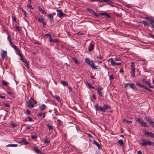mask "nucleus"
Returning a JSON list of instances; mask_svg holds the SVG:
<instances>
[{"instance_id":"412c9836","label":"nucleus","mask_w":154,"mask_h":154,"mask_svg":"<svg viewBox=\"0 0 154 154\" xmlns=\"http://www.w3.org/2000/svg\"><path fill=\"white\" fill-rule=\"evenodd\" d=\"M98 14L101 15L102 16H105L107 17V18H110L111 17V16L109 14L106 12L104 13H100Z\"/></svg>"},{"instance_id":"20e7f679","label":"nucleus","mask_w":154,"mask_h":154,"mask_svg":"<svg viewBox=\"0 0 154 154\" xmlns=\"http://www.w3.org/2000/svg\"><path fill=\"white\" fill-rule=\"evenodd\" d=\"M85 62L88 63L92 68L96 69L97 66L94 65V63L93 61H91L88 58H86L85 60Z\"/></svg>"},{"instance_id":"4be33fe9","label":"nucleus","mask_w":154,"mask_h":154,"mask_svg":"<svg viewBox=\"0 0 154 154\" xmlns=\"http://www.w3.org/2000/svg\"><path fill=\"white\" fill-rule=\"evenodd\" d=\"M128 85L129 86L130 88L133 89H134L135 88V86L134 84L133 83H128Z\"/></svg>"},{"instance_id":"2f4dec72","label":"nucleus","mask_w":154,"mask_h":154,"mask_svg":"<svg viewBox=\"0 0 154 154\" xmlns=\"http://www.w3.org/2000/svg\"><path fill=\"white\" fill-rule=\"evenodd\" d=\"M21 142L24 144H27L29 143L26 141V139H23L21 141Z\"/></svg>"},{"instance_id":"e433bc0d","label":"nucleus","mask_w":154,"mask_h":154,"mask_svg":"<svg viewBox=\"0 0 154 154\" xmlns=\"http://www.w3.org/2000/svg\"><path fill=\"white\" fill-rule=\"evenodd\" d=\"M143 120L141 119L140 118H138L137 119V121L140 124L142 123V122H143Z\"/></svg>"},{"instance_id":"603ef678","label":"nucleus","mask_w":154,"mask_h":154,"mask_svg":"<svg viewBox=\"0 0 154 154\" xmlns=\"http://www.w3.org/2000/svg\"><path fill=\"white\" fill-rule=\"evenodd\" d=\"M49 40L51 42H52L53 41V40L52 39L51 36H51H49Z\"/></svg>"},{"instance_id":"aec40b11","label":"nucleus","mask_w":154,"mask_h":154,"mask_svg":"<svg viewBox=\"0 0 154 154\" xmlns=\"http://www.w3.org/2000/svg\"><path fill=\"white\" fill-rule=\"evenodd\" d=\"M12 47L17 52H18V54L20 56V53H22L20 52V51L17 47L16 45H14Z\"/></svg>"},{"instance_id":"774afa93","label":"nucleus","mask_w":154,"mask_h":154,"mask_svg":"<svg viewBox=\"0 0 154 154\" xmlns=\"http://www.w3.org/2000/svg\"><path fill=\"white\" fill-rule=\"evenodd\" d=\"M5 96L0 95V98H2V99H4L5 98Z\"/></svg>"},{"instance_id":"b1692460","label":"nucleus","mask_w":154,"mask_h":154,"mask_svg":"<svg viewBox=\"0 0 154 154\" xmlns=\"http://www.w3.org/2000/svg\"><path fill=\"white\" fill-rule=\"evenodd\" d=\"M34 150L37 153H42L40 151V150L38 149V147H35L33 148Z\"/></svg>"},{"instance_id":"bb28decb","label":"nucleus","mask_w":154,"mask_h":154,"mask_svg":"<svg viewBox=\"0 0 154 154\" xmlns=\"http://www.w3.org/2000/svg\"><path fill=\"white\" fill-rule=\"evenodd\" d=\"M54 97L56 98V99L58 102L60 103V105H62L60 102V99L59 97L58 96L55 95L54 96Z\"/></svg>"},{"instance_id":"cd10ccee","label":"nucleus","mask_w":154,"mask_h":154,"mask_svg":"<svg viewBox=\"0 0 154 154\" xmlns=\"http://www.w3.org/2000/svg\"><path fill=\"white\" fill-rule=\"evenodd\" d=\"M17 145H18L17 144H9L6 146L8 147H16L17 146Z\"/></svg>"},{"instance_id":"c9c22d12","label":"nucleus","mask_w":154,"mask_h":154,"mask_svg":"<svg viewBox=\"0 0 154 154\" xmlns=\"http://www.w3.org/2000/svg\"><path fill=\"white\" fill-rule=\"evenodd\" d=\"M2 84L4 85L5 86H7L8 85L9 83L7 82L3 81H2Z\"/></svg>"},{"instance_id":"6ab92c4d","label":"nucleus","mask_w":154,"mask_h":154,"mask_svg":"<svg viewBox=\"0 0 154 154\" xmlns=\"http://www.w3.org/2000/svg\"><path fill=\"white\" fill-rule=\"evenodd\" d=\"M137 85L139 86V87L142 88L143 89H146V90H147L148 88L146 86V85H141L140 83L139 82H137Z\"/></svg>"},{"instance_id":"79ce46f5","label":"nucleus","mask_w":154,"mask_h":154,"mask_svg":"<svg viewBox=\"0 0 154 154\" xmlns=\"http://www.w3.org/2000/svg\"><path fill=\"white\" fill-rule=\"evenodd\" d=\"M50 142V141L47 139H46L45 140L44 143H49Z\"/></svg>"},{"instance_id":"de8ad7c7","label":"nucleus","mask_w":154,"mask_h":154,"mask_svg":"<svg viewBox=\"0 0 154 154\" xmlns=\"http://www.w3.org/2000/svg\"><path fill=\"white\" fill-rule=\"evenodd\" d=\"M59 42V41H58V40L57 39H53L52 42Z\"/></svg>"},{"instance_id":"4c0bfd02","label":"nucleus","mask_w":154,"mask_h":154,"mask_svg":"<svg viewBox=\"0 0 154 154\" xmlns=\"http://www.w3.org/2000/svg\"><path fill=\"white\" fill-rule=\"evenodd\" d=\"M72 59L75 64H77L78 63V61L75 58H72Z\"/></svg>"},{"instance_id":"7ed1b4c3","label":"nucleus","mask_w":154,"mask_h":154,"mask_svg":"<svg viewBox=\"0 0 154 154\" xmlns=\"http://www.w3.org/2000/svg\"><path fill=\"white\" fill-rule=\"evenodd\" d=\"M131 75L134 78L135 77V63L133 62H131Z\"/></svg>"},{"instance_id":"2eb2a0df","label":"nucleus","mask_w":154,"mask_h":154,"mask_svg":"<svg viewBox=\"0 0 154 154\" xmlns=\"http://www.w3.org/2000/svg\"><path fill=\"white\" fill-rule=\"evenodd\" d=\"M103 2H106L107 4L110 5L112 6H114V3H113L111 1L109 0H103Z\"/></svg>"},{"instance_id":"bf43d9fd","label":"nucleus","mask_w":154,"mask_h":154,"mask_svg":"<svg viewBox=\"0 0 154 154\" xmlns=\"http://www.w3.org/2000/svg\"><path fill=\"white\" fill-rule=\"evenodd\" d=\"M128 83L125 84H124V87L125 88H128Z\"/></svg>"},{"instance_id":"f03ea898","label":"nucleus","mask_w":154,"mask_h":154,"mask_svg":"<svg viewBox=\"0 0 154 154\" xmlns=\"http://www.w3.org/2000/svg\"><path fill=\"white\" fill-rule=\"evenodd\" d=\"M96 109L98 111L105 112L106 109L110 108V106H95Z\"/></svg>"},{"instance_id":"6e6d98bb","label":"nucleus","mask_w":154,"mask_h":154,"mask_svg":"<svg viewBox=\"0 0 154 154\" xmlns=\"http://www.w3.org/2000/svg\"><path fill=\"white\" fill-rule=\"evenodd\" d=\"M114 60L116 61H119L121 60L119 58H116L114 59Z\"/></svg>"},{"instance_id":"49530a36","label":"nucleus","mask_w":154,"mask_h":154,"mask_svg":"<svg viewBox=\"0 0 154 154\" xmlns=\"http://www.w3.org/2000/svg\"><path fill=\"white\" fill-rule=\"evenodd\" d=\"M142 61L143 62V64H146L147 63V61L145 60H142Z\"/></svg>"},{"instance_id":"8fccbe9b","label":"nucleus","mask_w":154,"mask_h":154,"mask_svg":"<svg viewBox=\"0 0 154 154\" xmlns=\"http://www.w3.org/2000/svg\"><path fill=\"white\" fill-rule=\"evenodd\" d=\"M27 118L29 119V122H31V121H32L33 120L31 118L30 116H27Z\"/></svg>"},{"instance_id":"5701e85b","label":"nucleus","mask_w":154,"mask_h":154,"mask_svg":"<svg viewBox=\"0 0 154 154\" xmlns=\"http://www.w3.org/2000/svg\"><path fill=\"white\" fill-rule=\"evenodd\" d=\"M94 48V44H91L88 47V51H91Z\"/></svg>"},{"instance_id":"393cba45","label":"nucleus","mask_w":154,"mask_h":154,"mask_svg":"<svg viewBox=\"0 0 154 154\" xmlns=\"http://www.w3.org/2000/svg\"><path fill=\"white\" fill-rule=\"evenodd\" d=\"M139 23H143L145 26H148L149 23L145 20L140 21L139 22Z\"/></svg>"},{"instance_id":"7c9ffc66","label":"nucleus","mask_w":154,"mask_h":154,"mask_svg":"<svg viewBox=\"0 0 154 154\" xmlns=\"http://www.w3.org/2000/svg\"><path fill=\"white\" fill-rule=\"evenodd\" d=\"M145 119L149 124L150 123H151V122L152 121L148 117H145Z\"/></svg>"},{"instance_id":"c85d7f7f","label":"nucleus","mask_w":154,"mask_h":154,"mask_svg":"<svg viewBox=\"0 0 154 154\" xmlns=\"http://www.w3.org/2000/svg\"><path fill=\"white\" fill-rule=\"evenodd\" d=\"M93 143L94 145H95L99 149L100 147V146L98 143L96 142L95 140H94L93 141Z\"/></svg>"},{"instance_id":"72a5a7b5","label":"nucleus","mask_w":154,"mask_h":154,"mask_svg":"<svg viewBox=\"0 0 154 154\" xmlns=\"http://www.w3.org/2000/svg\"><path fill=\"white\" fill-rule=\"evenodd\" d=\"M48 17L50 18V20L54 22L53 17L52 14H49L48 15Z\"/></svg>"},{"instance_id":"6e6552de","label":"nucleus","mask_w":154,"mask_h":154,"mask_svg":"<svg viewBox=\"0 0 154 154\" xmlns=\"http://www.w3.org/2000/svg\"><path fill=\"white\" fill-rule=\"evenodd\" d=\"M57 15L58 17L60 18H61L63 17L66 16V15L62 12L61 10H57Z\"/></svg>"},{"instance_id":"473e14b6","label":"nucleus","mask_w":154,"mask_h":154,"mask_svg":"<svg viewBox=\"0 0 154 154\" xmlns=\"http://www.w3.org/2000/svg\"><path fill=\"white\" fill-rule=\"evenodd\" d=\"M46 126L48 127L49 130H53V126L52 125H50L49 124H47Z\"/></svg>"},{"instance_id":"a19ab883","label":"nucleus","mask_w":154,"mask_h":154,"mask_svg":"<svg viewBox=\"0 0 154 154\" xmlns=\"http://www.w3.org/2000/svg\"><path fill=\"white\" fill-rule=\"evenodd\" d=\"M15 29L19 31H20L21 30V28L18 26H16L15 27Z\"/></svg>"},{"instance_id":"3c124183","label":"nucleus","mask_w":154,"mask_h":154,"mask_svg":"<svg viewBox=\"0 0 154 154\" xmlns=\"http://www.w3.org/2000/svg\"><path fill=\"white\" fill-rule=\"evenodd\" d=\"M51 36V34H49V33H47V34H46L44 35L43 36V37H45V36Z\"/></svg>"},{"instance_id":"338daca9","label":"nucleus","mask_w":154,"mask_h":154,"mask_svg":"<svg viewBox=\"0 0 154 154\" xmlns=\"http://www.w3.org/2000/svg\"><path fill=\"white\" fill-rule=\"evenodd\" d=\"M149 35L151 37V38L154 39V35H152L150 34H149Z\"/></svg>"},{"instance_id":"f257e3e1","label":"nucleus","mask_w":154,"mask_h":154,"mask_svg":"<svg viewBox=\"0 0 154 154\" xmlns=\"http://www.w3.org/2000/svg\"><path fill=\"white\" fill-rule=\"evenodd\" d=\"M141 140L142 142L140 143V144L141 146H146L147 145L149 146L153 145L154 146V142L143 139H142Z\"/></svg>"},{"instance_id":"5fc2aeb1","label":"nucleus","mask_w":154,"mask_h":154,"mask_svg":"<svg viewBox=\"0 0 154 154\" xmlns=\"http://www.w3.org/2000/svg\"><path fill=\"white\" fill-rule=\"evenodd\" d=\"M42 112H38L37 114V116L38 117H41L42 116Z\"/></svg>"},{"instance_id":"423d86ee","label":"nucleus","mask_w":154,"mask_h":154,"mask_svg":"<svg viewBox=\"0 0 154 154\" xmlns=\"http://www.w3.org/2000/svg\"><path fill=\"white\" fill-rule=\"evenodd\" d=\"M143 133L145 135L154 138V133L150 132H149L146 130L143 131Z\"/></svg>"},{"instance_id":"dca6fc26","label":"nucleus","mask_w":154,"mask_h":154,"mask_svg":"<svg viewBox=\"0 0 154 154\" xmlns=\"http://www.w3.org/2000/svg\"><path fill=\"white\" fill-rule=\"evenodd\" d=\"M37 8L38 10L43 14H45L46 13V11L43 9L40 6H38Z\"/></svg>"},{"instance_id":"09e8293b","label":"nucleus","mask_w":154,"mask_h":154,"mask_svg":"<svg viewBox=\"0 0 154 154\" xmlns=\"http://www.w3.org/2000/svg\"><path fill=\"white\" fill-rule=\"evenodd\" d=\"M123 121H125V122H127L128 123H132V121L127 120H125V119H124L123 120Z\"/></svg>"},{"instance_id":"f704fd0d","label":"nucleus","mask_w":154,"mask_h":154,"mask_svg":"<svg viewBox=\"0 0 154 154\" xmlns=\"http://www.w3.org/2000/svg\"><path fill=\"white\" fill-rule=\"evenodd\" d=\"M118 143H119L121 146H123L124 145L123 142L122 140H119L118 141Z\"/></svg>"},{"instance_id":"ddd939ff","label":"nucleus","mask_w":154,"mask_h":154,"mask_svg":"<svg viewBox=\"0 0 154 154\" xmlns=\"http://www.w3.org/2000/svg\"><path fill=\"white\" fill-rule=\"evenodd\" d=\"M1 56L3 59H6V57L7 55V52L6 51L2 50L1 52Z\"/></svg>"},{"instance_id":"c756f323","label":"nucleus","mask_w":154,"mask_h":154,"mask_svg":"<svg viewBox=\"0 0 154 154\" xmlns=\"http://www.w3.org/2000/svg\"><path fill=\"white\" fill-rule=\"evenodd\" d=\"M61 84L64 86H68V83L66 81H62L61 82Z\"/></svg>"},{"instance_id":"9b49d317","label":"nucleus","mask_w":154,"mask_h":154,"mask_svg":"<svg viewBox=\"0 0 154 154\" xmlns=\"http://www.w3.org/2000/svg\"><path fill=\"white\" fill-rule=\"evenodd\" d=\"M29 102L31 106H33L34 105L36 104L37 103V102L36 100L32 97H31L29 100Z\"/></svg>"},{"instance_id":"37998d69","label":"nucleus","mask_w":154,"mask_h":154,"mask_svg":"<svg viewBox=\"0 0 154 154\" xmlns=\"http://www.w3.org/2000/svg\"><path fill=\"white\" fill-rule=\"evenodd\" d=\"M141 125L143 126L146 127V123L144 122V121H143V122H142V123L141 124Z\"/></svg>"},{"instance_id":"58836bf2","label":"nucleus","mask_w":154,"mask_h":154,"mask_svg":"<svg viewBox=\"0 0 154 154\" xmlns=\"http://www.w3.org/2000/svg\"><path fill=\"white\" fill-rule=\"evenodd\" d=\"M22 12L24 13L25 17H27L28 16V14H27L26 12L23 9H22Z\"/></svg>"},{"instance_id":"a18cd8bd","label":"nucleus","mask_w":154,"mask_h":154,"mask_svg":"<svg viewBox=\"0 0 154 154\" xmlns=\"http://www.w3.org/2000/svg\"><path fill=\"white\" fill-rule=\"evenodd\" d=\"M91 1L93 2H103V0H91Z\"/></svg>"},{"instance_id":"ea45409f","label":"nucleus","mask_w":154,"mask_h":154,"mask_svg":"<svg viewBox=\"0 0 154 154\" xmlns=\"http://www.w3.org/2000/svg\"><path fill=\"white\" fill-rule=\"evenodd\" d=\"M88 85L89 88L92 89H94V87L92 86L90 84L88 83Z\"/></svg>"},{"instance_id":"0eeeda50","label":"nucleus","mask_w":154,"mask_h":154,"mask_svg":"<svg viewBox=\"0 0 154 154\" xmlns=\"http://www.w3.org/2000/svg\"><path fill=\"white\" fill-rule=\"evenodd\" d=\"M145 19L146 20H149L150 21V22L149 23L148 26H149L151 28H153L154 27V26L152 23H154V20L149 17H146Z\"/></svg>"},{"instance_id":"f3484780","label":"nucleus","mask_w":154,"mask_h":154,"mask_svg":"<svg viewBox=\"0 0 154 154\" xmlns=\"http://www.w3.org/2000/svg\"><path fill=\"white\" fill-rule=\"evenodd\" d=\"M137 85L139 86V87L142 88L143 89H146V90H147L148 88L146 86V85H141L140 83L139 82H137Z\"/></svg>"},{"instance_id":"864d4df0","label":"nucleus","mask_w":154,"mask_h":154,"mask_svg":"<svg viewBox=\"0 0 154 154\" xmlns=\"http://www.w3.org/2000/svg\"><path fill=\"white\" fill-rule=\"evenodd\" d=\"M149 124L152 127L154 128V122L153 121L151 123H150Z\"/></svg>"},{"instance_id":"4d7b16f0","label":"nucleus","mask_w":154,"mask_h":154,"mask_svg":"<svg viewBox=\"0 0 154 154\" xmlns=\"http://www.w3.org/2000/svg\"><path fill=\"white\" fill-rule=\"evenodd\" d=\"M58 122L61 125L62 124L63 122L61 121L60 119H58L57 120Z\"/></svg>"},{"instance_id":"4468645a","label":"nucleus","mask_w":154,"mask_h":154,"mask_svg":"<svg viewBox=\"0 0 154 154\" xmlns=\"http://www.w3.org/2000/svg\"><path fill=\"white\" fill-rule=\"evenodd\" d=\"M97 90V92L99 94L100 96L102 97V94L101 91L103 90V88L102 87H97L95 89Z\"/></svg>"},{"instance_id":"c03bdc74","label":"nucleus","mask_w":154,"mask_h":154,"mask_svg":"<svg viewBox=\"0 0 154 154\" xmlns=\"http://www.w3.org/2000/svg\"><path fill=\"white\" fill-rule=\"evenodd\" d=\"M46 106H41L40 107V109L41 111L43 110H44L46 107Z\"/></svg>"},{"instance_id":"1a4fd4ad","label":"nucleus","mask_w":154,"mask_h":154,"mask_svg":"<svg viewBox=\"0 0 154 154\" xmlns=\"http://www.w3.org/2000/svg\"><path fill=\"white\" fill-rule=\"evenodd\" d=\"M142 81L143 83H146L150 88H154V87L151 86L150 82L148 81H146L145 79H142Z\"/></svg>"},{"instance_id":"a878e982","label":"nucleus","mask_w":154,"mask_h":154,"mask_svg":"<svg viewBox=\"0 0 154 154\" xmlns=\"http://www.w3.org/2000/svg\"><path fill=\"white\" fill-rule=\"evenodd\" d=\"M38 20L39 22L42 23H44V22H45L44 18L42 17H39L38 19Z\"/></svg>"},{"instance_id":"a211bd4d","label":"nucleus","mask_w":154,"mask_h":154,"mask_svg":"<svg viewBox=\"0 0 154 154\" xmlns=\"http://www.w3.org/2000/svg\"><path fill=\"white\" fill-rule=\"evenodd\" d=\"M137 85L139 86V87L142 88L143 89H146V90H147L148 88L146 86V85H141L140 83L139 82H137Z\"/></svg>"},{"instance_id":"13d9d810","label":"nucleus","mask_w":154,"mask_h":154,"mask_svg":"<svg viewBox=\"0 0 154 154\" xmlns=\"http://www.w3.org/2000/svg\"><path fill=\"white\" fill-rule=\"evenodd\" d=\"M12 20L16 22H17L16 18L14 17H12Z\"/></svg>"},{"instance_id":"052dcab7","label":"nucleus","mask_w":154,"mask_h":154,"mask_svg":"<svg viewBox=\"0 0 154 154\" xmlns=\"http://www.w3.org/2000/svg\"><path fill=\"white\" fill-rule=\"evenodd\" d=\"M113 78H114L112 75H111L109 76V79L110 80L113 79Z\"/></svg>"},{"instance_id":"0e129e2a","label":"nucleus","mask_w":154,"mask_h":154,"mask_svg":"<svg viewBox=\"0 0 154 154\" xmlns=\"http://www.w3.org/2000/svg\"><path fill=\"white\" fill-rule=\"evenodd\" d=\"M26 112L28 115L30 114L31 112L30 110H29L28 109H27L26 110Z\"/></svg>"},{"instance_id":"f8f14e48","label":"nucleus","mask_w":154,"mask_h":154,"mask_svg":"<svg viewBox=\"0 0 154 154\" xmlns=\"http://www.w3.org/2000/svg\"><path fill=\"white\" fill-rule=\"evenodd\" d=\"M111 65L113 66H116L120 65L121 64V62L120 63H116L115 62L112 58L111 59Z\"/></svg>"},{"instance_id":"680f3d73","label":"nucleus","mask_w":154,"mask_h":154,"mask_svg":"<svg viewBox=\"0 0 154 154\" xmlns=\"http://www.w3.org/2000/svg\"><path fill=\"white\" fill-rule=\"evenodd\" d=\"M27 7L29 8H32V6L30 5V4L27 5Z\"/></svg>"},{"instance_id":"e2e57ef3","label":"nucleus","mask_w":154,"mask_h":154,"mask_svg":"<svg viewBox=\"0 0 154 154\" xmlns=\"http://www.w3.org/2000/svg\"><path fill=\"white\" fill-rule=\"evenodd\" d=\"M97 58L98 59H102L103 58L100 55H99L97 57Z\"/></svg>"},{"instance_id":"9d476101","label":"nucleus","mask_w":154,"mask_h":154,"mask_svg":"<svg viewBox=\"0 0 154 154\" xmlns=\"http://www.w3.org/2000/svg\"><path fill=\"white\" fill-rule=\"evenodd\" d=\"M87 10L88 11L90 12V14H93L95 17H98L99 16V14H97L92 9H91L88 8H87Z\"/></svg>"},{"instance_id":"39448f33","label":"nucleus","mask_w":154,"mask_h":154,"mask_svg":"<svg viewBox=\"0 0 154 154\" xmlns=\"http://www.w3.org/2000/svg\"><path fill=\"white\" fill-rule=\"evenodd\" d=\"M20 60L23 62L25 63L26 66L27 67L28 69H29V64L28 62L27 61V60L25 59H24L23 57V55L22 54H20Z\"/></svg>"},{"instance_id":"69168bd1","label":"nucleus","mask_w":154,"mask_h":154,"mask_svg":"<svg viewBox=\"0 0 154 154\" xmlns=\"http://www.w3.org/2000/svg\"><path fill=\"white\" fill-rule=\"evenodd\" d=\"M8 40H11V38L10 35H8Z\"/></svg>"}]
</instances>
